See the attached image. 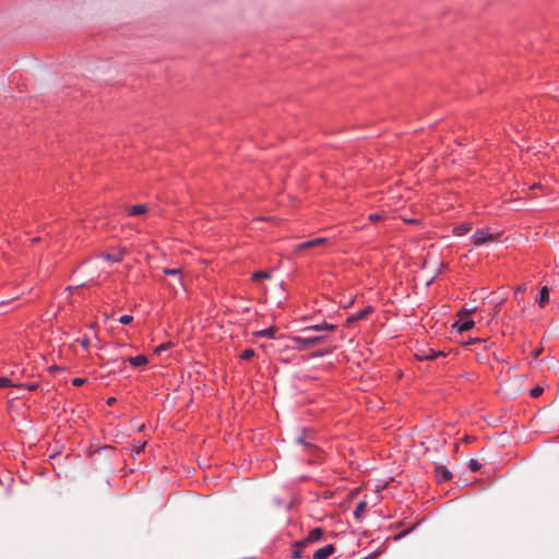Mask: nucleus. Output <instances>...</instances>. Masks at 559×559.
Segmentation results:
<instances>
[{"instance_id": "b1692460", "label": "nucleus", "mask_w": 559, "mask_h": 559, "mask_svg": "<svg viewBox=\"0 0 559 559\" xmlns=\"http://www.w3.org/2000/svg\"><path fill=\"white\" fill-rule=\"evenodd\" d=\"M543 392H544V388L536 385L530 391V394L532 397L536 399V397L540 396L543 394Z\"/></svg>"}, {"instance_id": "20e7f679", "label": "nucleus", "mask_w": 559, "mask_h": 559, "mask_svg": "<svg viewBox=\"0 0 559 559\" xmlns=\"http://www.w3.org/2000/svg\"><path fill=\"white\" fill-rule=\"evenodd\" d=\"M496 237L484 229H477L472 236V241L476 247L483 246L485 243L493 242Z\"/></svg>"}, {"instance_id": "dca6fc26", "label": "nucleus", "mask_w": 559, "mask_h": 559, "mask_svg": "<svg viewBox=\"0 0 559 559\" xmlns=\"http://www.w3.org/2000/svg\"><path fill=\"white\" fill-rule=\"evenodd\" d=\"M271 277V273L267 272V271H262V270H259V271H255L252 273V281L254 282H259L261 280H267Z\"/></svg>"}, {"instance_id": "6ab92c4d", "label": "nucleus", "mask_w": 559, "mask_h": 559, "mask_svg": "<svg viewBox=\"0 0 559 559\" xmlns=\"http://www.w3.org/2000/svg\"><path fill=\"white\" fill-rule=\"evenodd\" d=\"M255 356V350L252 349V348H246L241 354H240V359L242 360H250L251 358H253Z\"/></svg>"}, {"instance_id": "58836bf2", "label": "nucleus", "mask_w": 559, "mask_h": 559, "mask_svg": "<svg viewBox=\"0 0 559 559\" xmlns=\"http://www.w3.org/2000/svg\"><path fill=\"white\" fill-rule=\"evenodd\" d=\"M377 555H378V551H373V552H371L370 555H368V556L366 557V559L374 558Z\"/></svg>"}, {"instance_id": "9b49d317", "label": "nucleus", "mask_w": 559, "mask_h": 559, "mask_svg": "<svg viewBox=\"0 0 559 559\" xmlns=\"http://www.w3.org/2000/svg\"><path fill=\"white\" fill-rule=\"evenodd\" d=\"M548 301H549V288L547 286H543L539 289L537 302L543 308L548 304Z\"/></svg>"}, {"instance_id": "aec40b11", "label": "nucleus", "mask_w": 559, "mask_h": 559, "mask_svg": "<svg viewBox=\"0 0 559 559\" xmlns=\"http://www.w3.org/2000/svg\"><path fill=\"white\" fill-rule=\"evenodd\" d=\"M163 272H164L165 275L180 276L181 273H182V269H180V267H177V269L165 267Z\"/></svg>"}, {"instance_id": "1a4fd4ad", "label": "nucleus", "mask_w": 559, "mask_h": 559, "mask_svg": "<svg viewBox=\"0 0 559 559\" xmlns=\"http://www.w3.org/2000/svg\"><path fill=\"white\" fill-rule=\"evenodd\" d=\"M326 242V238H314L297 246V250L310 249Z\"/></svg>"}, {"instance_id": "473e14b6", "label": "nucleus", "mask_w": 559, "mask_h": 559, "mask_svg": "<svg viewBox=\"0 0 559 559\" xmlns=\"http://www.w3.org/2000/svg\"><path fill=\"white\" fill-rule=\"evenodd\" d=\"M355 322H357V319L355 317V314H352L349 316L347 319H346V324L347 326H350L352 324H354Z\"/></svg>"}, {"instance_id": "bb28decb", "label": "nucleus", "mask_w": 559, "mask_h": 559, "mask_svg": "<svg viewBox=\"0 0 559 559\" xmlns=\"http://www.w3.org/2000/svg\"><path fill=\"white\" fill-rule=\"evenodd\" d=\"M311 331L321 332L322 331L321 324H314V325L307 326L302 330V333H309Z\"/></svg>"}, {"instance_id": "a878e982", "label": "nucleus", "mask_w": 559, "mask_h": 559, "mask_svg": "<svg viewBox=\"0 0 559 559\" xmlns=\"http://www.w3.org/2000/svg\"><path fill=\"white\" fill-rule=\"evenodd\" d=\"M23 388L27 389L31 392H34V391H36L39 388V383L35 382V381L34 382H27V383L23 384Z\"/></svg>"}, {"instance_id": "cd10ccee", "label": "nucleus", "mask_w": 559, "mask_h": 559, "mask_svg": "<svg viewBox=\"0 0 559 559\" xmlns=\"http://www.w3.org/2000/svg\"><path fill=\"white\" fill-rule=\"evenodd\" d=\"M133 321V317L130 314H123L120 317L119 322L127 325Z\"/></svg>"}, {"instance_id": "7ed1b4c3", "label": "nucleus", "mask_w": 559, "mask_h": 559, "mask_svg": "<svg viewBox=\"0 0 559 559\" xmlns=\"http://www.w3.org/2000/svg\"><path fill=\"white\" fill-rule=\"evenodd\" d=\"M325 531L322 527L312 528L308 535L299 540L298 546H309L324 539Z\"/></svg>"}, {"instance_id": "c756f323", "label": "nucleus", "mask_w": 559, "mask_h": 559, "mask_svg": "<svg viewBox=\"0 0 559 559\" xmlns=\"http://www.w3.org/2000/svg\"><path fill=\"white\" fill-rule=\"evenodd\" d=\"M321 326H322V331L333 332L336 330L335 324H331V323H326V322L322 323Z\"/></svg>"}, {"instance_id": "f257e3e1", "label": "nucleus", "mask_w": 559, "mask_h": 559, "mask_svg": "<svg viewBox=\"0 0 559 559\" xmlns=\"http://www.w3.org/2000/svg\"><path fill=\"white\" fill-rule=\"evenodd\" d=\"M326 335H297L292 337L293 348L298 350H307L319 344L326 343Z\"/></svg>"}, {"instance_id": "7c9ffc66", "label": "nucleus", "mask_w": 559, "mask_h": 559, "mask_svg": "<svg viewBox=\"0 0 559 559\" xmlns=\"http://www.w3.org/2000/svg\"><path fill=\"white\" fill-rule=\"evenodd\" d=\"M86 381H87V380H86L85 378H74V379L72 380V385H73V386H81V385H83L84 383H86Z\"/></svg>"}, {"instance_id": "2f4dec72", "label": "nucleus", "mask_w": 559, "mask_h": 559, "mask_svg": "<svg viewBox=\"0 0 559 559\" xmlns=\"http://www.w3.org/2000/svg\"><path fill=\"white\" fill-rule=\"evenodd\" d=\"M80 344L83 348L87 349L90 347V338L87 336H84L81 341H80Z\"/></svg>"}, {"instance_id": "ea45409f", "label": "nucleus", "mask_w": 559, "mask_h": 559, "mask_svg": "<svg viewBox=\"0 0 559 559\" xmlns=\"http://www.w3.org/2000/svg\"><path fill=\"white\" fill-rule=\"evenodd\" d=\"M58 369H59V367H57V366L50 367V371H51V372H53V371H56V370H58Z\"/></svg>"}, {"instance_id": "412c9836", "label": "nucleus", "mask_w": 559, "mask_h": 559, "mask_svg": "<svg viewBox=\"0 0 559 559\" xmlns=\"http://www.w3.org/2000/svg\"><path fill=\"white\" fill-rule=\"evenodd\" d=\"M296 442L302 444L306 450L314 449V445L310 441H307L305 436L298 437Z\"/></svg>"}, {"instance_id": "e433bc0d", "label": "nucleus", "mask_w": 559, "mask_h": 559, "mask_svg": "<svg viewBox=\"0 0 559 559\" xmlns=\"http://www.w3.org/2000/svg\"><path fill=\"white\" fill-rule=\"evenodd\" d=\"M115 403H116V399H115V397H108V399H107V404H108L109 406L114 405Z\"/></svg>"}, {"instance_id": "c85d7f7f", "label": "nucleus", "mask_w": 559, "mask_h": 559, "mask_svg": "<svg viewBox=\"0 0 559 559\" xmlns=\"http://www.w3.org/2000/svg\"><path fill=\"white\" fill-rule=\"evenodd\" d=\"M368 219L369 222L374 224L380 222L382 219V216L379 213H371L369 214Z\"/></svg>"}, {"instance_id": "79ce46f5", "label": "nucleus", "mask_w": 559, "mask_h": 559, "mask_svg": "<svg viewBox=\"0 0 559 559\" xmlns=\"http://www.w3.org/2000/svg\"><path fill=\"white\" fill-rule=\"evenodd\" d=\"M117 362H118V359H114V360L111 361V364H117Z\"/></svg>"}, {"instance_id": "a211bd4d", "label": "nucleus", "mask_w": 559, "mask_h": 559, "mask_svg": "<svg viewBox=\"0 0 559 559\" xmlns=\"http://www.w3.org/2000/svg\"><path fill=\"white\" fill-rule=\"evenodd\" d=\"M440 356H444V354L442 352H439V350L436 352L433 349H429V353L426 354L421 359L435 360V359H437Z\"/></svg>"}, {"instance_id": "f3484780", "label": "nucleus", "mask_w": 559, "mask_h": 559, "mask_svg": "<svg viewBox=\"0 0 559 559\" xmlns=\"http://www.w3.org/2000/svg\"><path fill=\"white\" fill-rule=\"evenodd\" d=\"M373 311V308L371 306H367L365 307L364 309H361L360 311L356 312L355 313V317L357 319V321L359 320H365L367 319V317Z\"/></svg>"}, {"instance_id": "c9c22d12", "label": "nucleus", "mask_w": 559, "mask_h": 559, "mask_svg": "<svg viewBox=\"0 0 559 559\" xmlns=\"http://www.w3.org/2000/svg\"><path fill=\"white\" fill-rule=\"evenodd\" d=\"M485 342H486L485 340L476 337V338L471 340L469 343L476 344V343H485Z\"/></svg>"}, {"instance_id": "2eb2a0df", "label": "nucleus", "mask_w": 559, "mask_h": 559, "mask_svg": "<svg viewBox=\"0 0 559 559\" xmlns=\"http://www.w3.org/2000/svg\"><path fill=\"white\" fill-rule=\"evenodd\" d=\"M366 510H367V502L366 501L358 502L356 508H355V510H354V512H353L355 519L358 520V521H361Z\"/></svg>"}, {"instance_id": "ddd939ff", "label": "nucleus", "mask_w": 559, "mask_h": 559, "mask_svg": "<svg viewBox=\"0 0 559 559\" xmlns=\"http://www.w3.org/2000/svg\"><path fill=\"white\" fill-rule=\"evenodd\" d=\"M146 212H147V206L145 204H135L129 209L128 214L130 216H140V215L145 214Z\"/></svg>"}, {"instance_id": "4c0bfd02", "label": "nucleus", "mask_w": 559, "mask_h": 559, "mask_svg": "<svg viewBox=\"0 0 559 559\" xmlns=\"http://www.w3.org/2000/svg\"><path fill=\"white\" fill-rule=\"evenodd\" d=\"M411 531H412V528L401 532V533L399 534L397 538H400V537H402V536H405V535H406V534H408Z\"/></svg>"}, {"instance_id": "39448f33", "label": "nucleus", "mask_w": 559, "mask_h": 559, "mask_svg": "<svg viewBox=\"0 0 559 559\" xmlns=\"http://www.w3.org/2000/svg\"><path fill=\"white\" fill-rule=\"evenodd\" d=\"M435 477L438 484H442L452 479V473L444 466L437 464L435 466Z\"/></svg>"}, {"instance_id": "9d476101", "label": "nucleus", "mask_w": 559, "mask_h": 559, "mask_svg": "<svg viewBox=\"0 0 559 559\" xmlns=\"http://www.w3.org/2000/svg\"><path fill=\"white\" fill-rule=\"evenodd\" d=\"M277 333L276 326H270L264 330H260L253 333L255 337H266V338H275Z\"/></svg>"}, {"instance_id": "f03ea898", "label": "nucleus", "mask_w": 559, "mask_h": 559, "mask_svg": "<svg viewBox=\"0 0 559 559\" xmlns=\"http://www.w3.org/2000/svg\"><path fill=\"white\" fill-rule=\"evenodd\" d=\"M475 311V309L466 310L462 309L459 312L460 320L453 324V328L457 330V332L463 333L469 331L474 325V320L467 318V314Z\"/></svg>"}, {"instance_id": "0eeeda50", "label": "nucleus", "mask_w": 559, "mask_h": 559, "mask_svg": "<svg viewBox=\"0 0 559 559\" xmlns=\"http://www.w3.org/2000/svg\"><path fill=\"white\" fill-rule=\"evenodd\" d=\"M126 362H129L133 367H142L148 364V359L145 355L129 357L127 359L121 360L119 367H124Z\"/></svg>"}, {"instance_id": "393cba45", "label": "nucleus", "mask_w": 559, "mask_h": 559, "mask_svg": "<svg viewBox=\"0 0 559 559\" xmlns=\"http://www.w3.org/2000/svg\"><path fill=\"white\" fill-rule=\"evenodd\" d=\"M170 346H171V343H163L155 348L154 353L159 355L162 352L170 348Z\"/></svg>"}, {"instance_id": "a19ab883", "label": "nucleus", "mask_w": 559, "mask_h": 559, "mask_svg": "<svg viewBox=\"0 0 559 559\" xmlns=\"http://www.w3.org/2000/svg\"><path fill=\"white\" fill-rule=\"evenodd\" d=\"M539 354H540V350H536V352H535V357H538V356H539Z\"/></svg>"}, {"instance_id": "5701e85b", "label": "nucleus", "mask_w": 559, "mask_h": 559, "mask_svg": "<svg viewBox=\"0 0 559 559\" xmlns=\"http://www.w3.org/2000/svg\"><path fill=\"white\" fill-rule=\"evenodd\" d=\"M13 386L12 380L8 377H0V389Z\"/></svg>"}, {"instance_id": "f704fd0d", "label": "nucleus", "mask_w": 559, "mask_h": 559, "mask_svg": "<svg viewBox=\"0 0 559 559\" xmlns=\"http://www.w3.org/2000/svg\"><path fill=\"white\" fill-rule=\"evenodd\" d=\"M144 447H145V443H143V444H141V445H138V447H135V448H134V452H135L136 454H140L141 452H143V451H144Z\"/></svg>"}, {"instance_id": "4be33fe9", "label": "nucleus", "mask_w": 559, "mask_h": 559, "mask_svg": "<svg viewBox=\"0 0 559 559\" xmlns=\"http://www.w3.org/2000/svg\"><path fill=\"white\" fill-rule=\"evenodd\" d=\"M481 467V464L475 460V459H471L469 462H468V468L472 471V472H478Z\"/></svg>"}, {"instance_id": "4468645a", "label": "nucleus", "mask_w": 559, "mask_h": 559, "mask_svg": "<svg viewBox=\"0 0 559 559\" xmlns=\"http://www.w3.org/2000/svg\"><path fill=\"white\" fill-rule=\"evenodd\" d=\"M299 544V540H295L293 544H292V548H293V551H292V557L294 559H302L305 556H304V549L307 547V546H298Z\"/></svg>"}, {"instance_id": "72a5a7b5", "label": "nucleus", "mask_w": 559, "mask_h": 559, "mask_svg": "<svg viewBox=\"0 0 559 559\" xmlns=\"http://www.w3.org/2000/svg\"><path fill=\"white\" fill-rule=\"evenodd\" d=\"M329 353H330V350H328V349H324V350H318V352H316V353H313V354H312V357H322V356H324V355H326V354H329Z\"/></svg>"}, {"instance_id": "423d86ee", "label": "nucleus", "mask_w": 559, "mask_h": 559, "mask_svg": "<svg viewBox=\"0 0 559 559\" xmlns=\"http://www.w3.org/2000/svg\"><path fill=\"white\" fill-rule=\"evenodd\" d=\"M335 551V546L333 544H328L324 547L317 549L312 555V559H328Z\"/></svg>"}, {"instance_id": "6e6552de", "label": "nucleus", "mask_w": 559, "mask_h": 559, "mask_svg": "<svg viewBox=\"0 0 559 559\" xmlns=\"http://www.w3.org/2000/svg\"><path fill=\"white\" fill-rule=\"evenodd\" d=\"M126 253H127L126 249H119V250H114L112 252H104V253H102L100 257L110 262H120L123 259Z\"/></svg>"}, {"instance_id": "f8f14e48", "label": "nucleus", "mask_w": 559, "mask_h": 559, "mask_svg": "<svg viewBox=\"0 0 559 559\" xmlns=\"http://www.w3.org/2000/svg\"><path fill=\"white\" fill-rule=\"evenodd\" d=\"M471 229H472V224L471 223H463V224L454 226L452 233L455 236H464Z\"/></svg>"}]
</instances>
